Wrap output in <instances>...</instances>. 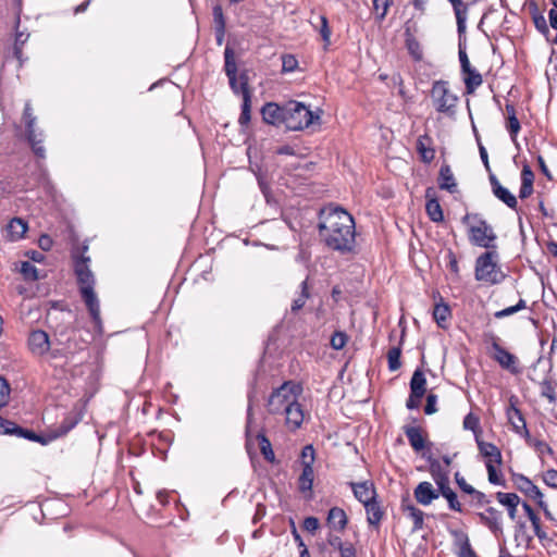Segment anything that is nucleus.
Returning a JSON list of instances; mask_svg holds the SVG:
<instances>
[{
	"label": "nucleus",
	"instance_id": "nucleus-1",
	"mask_svg": "<svg viewBox=\"0 0 557 557\" xmlns=\"http://www.w3.org/2000/svg\"><path fill=\"white\" fill-rule=\"evenodd\" d=\"M317 227L321 242L330 250L341 255L355 251L356 224L344 208L330 205L320 209Z\"/></svg>",
	"mask_w": 557,
	"mask_h": 557
},
{
	"label": "nucleus",
	"instance_id": "nucleus-2",
	"mask_svg": "<svg viewBox=\"0 0 557 557\" xmlns=\"http://www.w3.org/2000/svg\"><path fill=\"white\" fill-rule=\"evenodd\" d=\"M88 244L85 242L81 247L72 250L74 261V273L79 286V294L85 302L95 329L102 333L103 324L100 317V302L95 293V275L89 268L90 258L86 256Z\"/></svg>",
	"mask_w": 557,
	"mask_h": 557
},
{
	"label": "nucleus",
	"instance_id": "nucleus-3",
	"mask_svg": "<svg viewBox=\"0 0 557 557\" xmlns=\"http://www.w3.org/2000/svg\"><path fill=\"white\" fill-rule=\"evenodd\" d=\"M472 219L476 224L469 227V239L472 245L485 248L486 250L496 249V234L491 224L486 220L480 216L478 213H467L462 216L461 222L468 224L469 220Z\"/></svg>",
	"mask_w": 557,
	"mask_h": 557
},
{
	"label": "nucleus",
	"instance_id": "nucleus-4",
	"mask_svg": "<svg viewBox=\"0 0 557 557\" xmlns=\"http://www.w3.org/2000/svg\"><path fill=\"white\" fill-rule=\"evenodd\" d=\"M23 122L25 126L24 138L29 145L33 153L38 159L46 158V149L44 146L45 133L41 128L37 127V117L34 114L30 101H26L23 110Z\"/></svg>",
	"mask_w": 557,
	"mask_h": 557
},
{
	"label": "nucleus",
	"instance_id": "nucleus-5",
	"mask_svg": "<svg viewBox=\"0 0 557 557\" xmlns=\"http://www.w3.org/2000/svg\"><path fill=\"white\" fill-rule=\"evenodd\" d=\"M498 253L496 249L486 250L475 260L474 276L479 282L499 284L505 275L497 264Z\"/></svg>",
	"mask_w": 557,
	"mask_h": 557
},
{
	"label": "nucleus",
	"instance_id": "nucleus-6",
	"mask_svg": "<svg viewBox=\"0 0 557 557\" xmlns=\"http://www.w3.org/2000/svg\"><path fill=\"white\" fill-rule=\"evenodd\" d=\"M320 116L314 114L307 106L298 101L286 103L285 127L289 131H301L309 127Z\"/></svg>",
	"mask_w": 557,
	"mask_h": 557
},
{
	"label": "nucleus",
	"instance_id": "nucleus-7",
	"mask_svg": "<svg viewBox=\"0 0 557 557\" xmlns=\"http://www.w3.org/2000/svg\"><path fill=\"white\" fill-rule=\"evenodd\" d=\"M431 98L438 113H444L448 116L455 115L458 97L450 91L447 81L438 79L433 83Z\"/></svg>",
	"mask_w": 557,
	"mask_h": 557
},
{
	"label": "nucleus",
	"instance_id": "nucleus-8",
	"mask_svg": "<svg viewBox=\"0 0 557 557\" xmlns=\"http://www.w3.org/2000/svg\"><path fill=\"white\" fill-rule=\"evenodd\" d=\"M299 386L290 381L284 382L273 389L268 399V411L272 414L283 413L285 407L297 400L296 394Z\"/></svg>",
	"mask_w": 557,
	"mask_h": 557
},
{
	"label": "nucleus",
	"instance_id": "nucleus-9",
	"mask_svg": "<svg viewBox=\"0 0 557 557\" xmlns=\"http://www.w3.org/2000/svg\"><path fill=\"white\" fill-rule=\"evenodd\" d=\"M0 434L3 435H14L16 437H22L25 440H28L30 442L40 443L41 445L49 444V436L47 435H40L35 433L30 429L22 428L15 422L4 419L0 416Z\"/></svg>",
	"mask_w": 557,
	"mask_h": 557
},
{
	"label": "nucleus",
	"instance_id": "nucleus-10",
	"mask_svg": "<svg viewBox=\"0 0 557 557\" xmlns=\"http://www.w3.org/2000/svg\"><path fill=\"white\" fill-rule=\"evenodd\" d=\"M85 413L84 406L75 404L69 412L64 416L60 424L48 433L49 442L66 435L72 431L83 419Z\"/></svg>",
	"mask_w": 557,
	"mask_h": 557
},
{
	"label": "nucleus",
	"instance_id": "nucleus-11",
	"mask_svg": "<svg viewBox=\"0 0 557 557\" xmlns=\"http://www.w3.org/2000/svg\"><path fill=\"white\" fill-rule=\"evenodd\" d=\"M417 30L418 25L411 20L405 23L404 37L406 49L413 61L420 62L423 59V50L421 44L414 36Z\"/></svg>",
	"mask_w": 557,
	"mask_h": 557
},
{
	"label": "nucleus",
	"instance_id": "nucleus-12",
	"mask_svg": "<svg viewBox=\"0 0 557 557\" xmlns=\"http://www.w3.org/2000/svg\"><path fill=\"white\" fill-rule=\"evenodd\" d=\"M240 91L243 97L242 111L238 117V124L242 128L249 125L251 120V94L249 90L248 75L246 72L240 73Z\"/></svg>",
	"mask_w": 557,
	"mask_h": 557
},
{
	"label": "nucleus",
	"instance_id": "nucleus-13",
	"mask_svg": "<svg viewBox=\"0 0 557 557\" xmlns=\"http://www.w3.org/2000/svg\"><path fill=\"white\" fill-rule=\"evenodd\" d=\"M422 457L428 461L431 476L436 484L437 488L441 490L443 486L449 484V470L443 467L436 458L433 457L430 449L422 453Z\"/></svg>",
	"mask_w": 557,
	"mask_h": 557
},
{
	"label": "nucleus",
	"instance_id": "nucleus-14",
	"mask_svg": "<svg viewBox=\"0 0 557 557\" xmlns=\"http://www.w3.org/2000/svg\"><path fill=\"white\" fill-rule=\"evenodd\" d=\"M480 522L484 524L496 537L503 534V515L494 507H488L483 512H478Z\"/></svg>",
	"mask_w": 557,
	"mask_h": 557
},
{
	"label": "nucleus",
	"instance_id": "nucleus-15",
	"mask_svg": "<svg viewBox=\"0 0 557 557\" xmlns=\"http://www.w3.org/2000/svg\"><path fill=\"white\" fill-rule=\"evenodd\" d=\"M285 110L286 104L280 106L275 102H267L261 108L262 120L264 121V123L270 125L285 126Z\"/></svg>",
	"mask_w": 557,
	"mask_h": 557
},
{
	"label": "nucleus",
	"instance_id": "nucleus-16",
	"mask_svg": "<svg viewBox=\"0 0 557 557\" xmlns=\"http://www.w3.org/2000/svg\"><path fill=\"white\" fill-rule=\"evenodd\" d=\"M493 349L494 359L499 363L502 368L508 370L512 374L520 373V369L518 367V359L513 354L509 352L497 343L493 344Z\"/></svg>",
	"mask_w": 557,
	"mask_h": 557
},
{
	"label": "nucleus",
	"instance_id": "nucleus-17",
	"mask_svg": "<svg viewBox=\"0 0 557 557\" xmlns=\"http://www.w3.org/2000/svg\"><path fill=\"white\" fill-rule=\"evenodd\" d=\"M507 418L512 426V430L524 438H530V432L527 428L525 419L519 408L516 407L512 398L510 399V406L507 408Z\"/></svg>",
	"mask_w": 557,
	"mask_h": 557
},
{
	"label": "nucleus",
	"instance_id": "nucleus-18",
	"mask_svg": "<svg viewBox=\"0 0 557 557\" xmlns=\"http://www.w3.org/2000/svg\"><path fill=\"white\" fill-rule=\"evenodd\" d=\"M512 481L521 493L536 503L544 498L541 490L528 476L516 473L512 476Z\"/></svg>",
	"mask_w": 557,
	"mask_h": 557
},
{
	"label": "nucleus",
	"instance_id": "nucleus-19",
	"mask_svg": "<svg viewBox=\"0 0 557 557\" xmlns=\"http://www.w3.org/2000/svg\"><path fill=\"white\" fill-rule=\"evenodd\" d=\"M425 211L432 222L440 223L444 221V213L441 203L436 197L434 187L425 189Z\"/></svg>",
	"mask_w": 557,
	"mask_h": 557
},
{
	"label": "nucleus",
	"instance_id": "nucleus-20",
	"mask_svg": "<svg viewBox=\"0 0 557 557\" xmlns=\"http://www.w3.org/2000/svg\"><path fill=\"white\" fill-rule=\"evenodd\" d=\"M490 183L494 196L504 202L508 208L517 210L518 201L516 196L510 190L504 187L497 180L495 174H490Z\"/></svg>",
	"mask_w": 557,
	"mask_h": 557
},
{
	"label": "nucleus",
	"instance_id": "nucleus-21",
	"mask_svg": "<svg viewBox=\"0 0 557 557\" xmlns=\"http://www.w3.org/2000/svg\"><path fill=\"white\" fill-rule=\"evenodd\" d=\"M349 486L351 487L356 499L362 505H366L377 497L375 486L371 481L350 482Z\"/></svg>",
	"mask_w": 557,
	"mask_h": 557
},
{
	"label": "nucleus",
	"instance_id": "nucleus-22",
	"mask_svg": "<svg viewBox=\"0 0 557 557\" xmlns=\"http://www.w3.org/2000/svg\"><path fill=\"white\" fill-rule=\"evenodd\" d=\"M28 347L35 355L42 356L50 348L49 335L42 330H34L28 336Z\"/></svg>",
	"mask_w": 557,
	"mask_h": 557
},
{
	"label": "nucleus",
	"instance_id": "nucleus-23",
	"mask_svg": "<svg viewBox=\"0 0 557 557\" xmlns=\"http://www.w3.org/2000/svg\"><path fill=\"white\" fill-rule=\"evenodd\" d=\"M530 15L532 17L535 29L543 35L546 40L549 39L550 30L547 25L546 18L542 11H540L537 3L534 0L528 2Z\"/></svg>",
	"mask_w": 557,
	"mask_h": 557
},
{
	"label": "nucleus",
	"instance_id": "nucleus-24",
	"mask_svg": "<svg viewBox=\"0 0 557 557\" xmlns=\"http://www.w3.org/2000/svg\"><path fill=\"white\" fill-rule=\"evenodd\" d=\"M413 493L417 502L423 506L430 505L434 499H437L441 494L438 488L434 490L432 484L428 481L419 483Z\"/></svg>",
	"mask_w": 557,
	"mask_h": 557
},
{
	"label": "nucleus",
	"instance_id": "nucleus-25",
	"mask_svg": "<svg viewBox=\"0 0 557 557\" xmlns=\"http://www.w3.org/2000/svg\"><path fill=\"white\" fill-rule=\"evenodd\" d=\"M285 423L293 431L300 428L304 421V411L302 406L296 400L285 407Z\"/></svg>",
	"mask_w": 557,
	"mask_h": 557
},
{
	"label": "nucleus",
	"instance_id": "nucleus-26",
	"mask_svg": "<svg viewBox=\"0 0 557 557\" xmlns=\"http://www.w3.org/2000/svg\"><path fill=\"white\" fill-rule=\"evenodd\" d=\"M438 187L443 190H447L450 194H455L458 191V185L451 168L447 163H443L440 168L438 178H437Z\"/></svg>",
	"mask_w": 557,
	"mask_h": 557
},
{
	"label": "nucleus",
	"instance_id": "nucleus-27",
	"mask_svg": "<svg viewBox=\"0 0 557 557\" xmlns=\"http://www.w3.org/2000/svg\"><path fill=\"white\" fill-rule=\"evenodd\" d=\"M475 443L480 454L486 459L485 462L502 465V451L495 444L485 442L482 438L478 440Z\"/></svg>",
	"mask_w": 557,
	"mask_h": 557
},
{
	"label": "nucleus",
	"instance_id": "nucleus-28",
	"mask_svg": "<svg viewBox=\"0 0 557 557\" xmlns=\"http://www.w3.org/2000/svg\"><path fill=\"white\" fill-rule=\"evenodd\" d=\"M447 1L451 4L455 16H456L458 37L465 36L469 7L462 0H447Z\"/></svg>",
	"mask_w": 557,
	"mask_h": 557
},
{
	"label": "nucleus",
	"instance_id": "nucleus-29",
	"mask_svg": "<svg viewBox=\"0 0 557 557\" xmlns=\"http://www.w3.org/2000/svg\"><path fill=\"white\" fill-rule=\"evenodd\" d=\"M258 380H257V373L253 375L252 380L248 384V392H247V419H246V436L249 437L250 435V426L252 422V408L253 404L258 400Z\"/></svg>",
	"mask_w": 557,
	"mask_h": 557
},
{
	"label": "nucleus",
	"instance_id": "nucleus-30",
	"mask_svg": "<svg viewBox=\"0 0 557 557\" xmlns=\"http://www.w3.org/2000/svg\"><path fill=\"white\" fill-rule=\"evenodd\" d=\"M326 523L331 529L343 531L348 523L345 510L336 506L332 507L327 512Z\"/></svg>",
	"mask_w": 557,
	"mask_h": 557
},
{
	"label": "nucleus",
	"instance_id": "nucleus-31",
	"mask_svg": "<svg viewBox=\"0 0 557 557\" xmlns=\"http://www.w3.org/2000/svg\"><path fill=\"white\" fill-rule=\"evenodd\" d=\"M363 506L366 509L368 523L377 528L384 517V510L380 500H377V497H375L373 500L367 503Z\"/></svg>",
	"mask_w": 557,
	"mask_h": 557
},
{
	"label": "nucleus",
	"instance_id": "nucleus-32",
	"mask_svg": "<svg viewBox=\"0 0 557 557\" xmlns=\"http://www.w3.org/2000/svg\"><path fill=\"white\" fill-rule=\"evenodd\" d=\"M496 498L499 504L505 506L511 520H516L517 507L520 504V497L516 493L497 492Z\"/></svg>",
	"mask_w": 557,
	"mask_h": 557
},
{
	"label": "nucleus",
	"instance_id": "nucleus-33",
	"mask_svg": "<svg viewBox=\"0 0 557 557\" xmlns=\"http://www.w3.org/2000/svg\"><path fill=\"white\" fill-rule=\"evenodd\" d=\"M404 433L406 434L413 450L421 451L425 448V440L423 438L419 426L405 425Z\"/></svg>",
	"mask_w": 557,
	"mask_h": 557
},
{
	"label": "nucleus",
	"instance_id": "nucleus-34",
	"mask_svg": "<svg viewBox=\"0 0 557 557\" xmlns=\"http://www.w3.org/2000/svg\"><path fill=\"white\" fill-rule=\"evenodd\" d=\"M461 73L468 95L474 92L475 89L482 85V75L474 67H470L468 71H461Z\"/></svg>",
	"mask_w": 557,
	"mask_h": 557
},
{
	"label": "nucleus",
	"instance_id": "nucleus-35",
	"mask_svg": "<svg viewBox=\"0 0 557 557\" xmlns=\"http://www.w3.org/2000/svg\"><path fill=\"white\" fill-rule=\"evenodd\" d=\"M451 317L450 307L443 301L437 302L433 309V319L436 322L437 326L441 329H447V321Z\"/></svg>",
	"mask_w": 557,
	"mask_h": 557
},
{
	"label": "nucleus",
	"instance_id": "nucleus-36",
	"mask_svg": "<svg viewBox=\"0 0 557 557\" xmlns=\"http://www.w3.org/2000/svg\"><path fill=\"white\" fill-rule=\"evenodd\" d=\"M506 111L508 114V124L507 129L510 135L511 140L516 144L517 147H519V144L517 141L518 133L521 129L520 122L516 115V109L513 104L507 103L506 104Z\"/></svg>",
	"mask_w": 557,
	"mask_h": 557
},
{
	"label": "nucleus",
	"instance_id": "nucleus-37",
	"mask_svg": "<svg viewBox=\"0 0 557 557\" xmlns=\"http://www.w3.org/2000/svg\"><path fill=\"white\" fill-rule=\"evenodd\" d=\"M450 534L459 542L458 557H476L466 533L458 530H451Z\"/></svg>",
	"mask_w": 557,
	"mask_h": 557
},
{
	"label": "nucleus",
	"instance_id": "nucleus-38",
	"mask_svg": "<svg viewBox=\"0 0 557 557\" xmlns=\"http://www.w3.org/2000/svg\"><path fill=\"white\" fill-rule=\"evenodd\" d=\"M314 479V470L313 466L309 462H306L305 467H302V471L298 478V488L301 493L311 492L312 484Z\"/></svg>",
	"mask_w": 557,
	"mask_h": 557
},
{
	"label": "nucleus",
	"instance_id": "nucleus-39",
	"mask_svg": "<svg viewBox=\"0 0 557 557\" xmlns=\"http://www.w3.org/2000/svg\"><path fill=\"white\" fill-rule=\"evenodd\" d=\"M403 511L408 513V517L412 520L413 527L412 532H417L423 529L424 512L412 504H403Z\"/></svg>",
	"mask_w": 557,
	"mask_h": 557
},
{
	"label": "nucleus",
	"instance_id": "nucleus-40",
	"mask_svg": "<svg viewBox=\"0 0 557 557\" xmlns=\"http://www.w3.org/2000/svg\"><path fill=\"white\" fill-rule=\"evenodd\" d=\"M27 230V222L21 218H13L8 224V232L12 240H18L23 238Z\"/></svg>",
	"mask_w": 557,
	"mask_h": 557
},
{
	"label": "nucleus",
	"instance_id": "nucleus-41",
	"mask_svg": "<svg viewBox=\"0 0 557 557\" xmlns=\"http://www.w3.org/2000/svg\"><path fill=\"white\" fill-rule=\"evenodd\" d=\"M425 141L430 143L431 138L428 135L420 136L417 139V151L420 154L421 160L424 163H431L435 158V150L431 147H426Z\"/></svg>",
	"mask_w": 557,
	"mask_h": 557
},
{
	"label": "nucleus",
	"instance_id": "nucleus-42",
	"mask_svg": "<svg viewBox=\"0 0 557 557\" xmlns=\"http://www.w3.org/2000/svg\"><path fill=\"white\" fill-rule=\"evenodd\" d=\"M410 391L413 392L414 396L417 394L425 395L426 392V379L424 376L423 371L420 368H417L410 380Z\"/></svg>",
	"mask_w": 557,
	"mask_h": 557
},
{
	"label": "nucleus",
	"instance_id": "nucleus-43",
	"mask_svg": "<svg viewBox=\"0 0 557 557\" xmlns=\"http://www.w3.org/2000/svg\"><path fill=\"white\" fill-rule=\"evenodd\" d=\"M308 281H309V276H307L300 284V293L299 295L297 296V298L294 299L293 304H292V307H290V311L293 313H296L298 312L300 309L304 308L306 301L309 299L310 297V293H309V285H308Z\"/></svg>",
	"mask_w": 557,
	"mask_h": 557
},
{
	"label": "nucleus",
	"instance_id": "nucleus-44",
	"mask_svg": "<svg viewBox=\"0 0 557 557\" xmlns=\"http://www.w3.org/2000/svg\"><path fill=\"white\" fill-rule=\"evenodd\" d=\"M462 425L465 430L471 431L473 433L475 442L481 438L482 429L480 425V419L476 414L469 412L463 418Z\"/></svg>",
	"mask_w": 557,
	"mask_h": 557
},
{
	"label": "nucleus",
	"instance_id": "nucleus-45",
	"mask_svg": "<svg viewBox=\"0 0 557 557\" xmlns=\"http://www.w3.org/2000/svg\"><path fill=\"white\" fill-rule=\"evenodd\" d=\"M442 495L448 503V508L450 510L462 512V506L460 502L458 500V496L454 490L450 488L449 484L446 486H443L441 490H438Z\"/></svg>",
	"mask_w": 557,
	"mask_h": 557
},
{
	"label": "nucleus",
	"instance_id": "nucleus-46",
	"mask_svg": "<svg viewBox=\"0 0 557 557\" xmlns=\"http://www.w3.org/2000/svg\"><path fill=\"white\" fill-rule=\"evenodd\" d=\"M515 541L518 545L529 547L533 541V536L528 532L527 524L523 521H518L515 528Z\"/></svg>",
	"mask_w": 557,
	"mask_h": 557
},
{
	"label": "nucleus",
	"instance_id": "nucleus-47",
	"mask_svg": "<svg viewBox=\"0 0 557 557\" xmlns=\"http://www.w3.org/2000/svg\"><path fill=\"white\" fill-rule=\"evenodd\" d=\"M224 71L227 77L237 75L235 52L230 45H227L224 50Z\"/></svg>",
	"mask_w": 557,
	"mask_h": 557
},
{
	"label": "nucleus",
	"instance_id": "nucleus-48",
	"mask_svg": "<svg viewBox=\"0 0 557 557\" xmlns=\"http://www.w3.org/2000/svg\"><path fill=\"white\" fill-rule=\"evenodd\" d=\"M257 440L259 441L260 450H261L263 458L267 461L273 463L275 461V455L272 449L270 440L262 432L257 434Z\"/></svg>",
	"mask_w": 557,
	"mask_h": 557
},
{
	"label": "nucleus",
	"instance_id": "nucleus-49",
	"mask_svg": "<svg viewBox=\"0 0 557 557\" xmlns=\"http://www.w3.org/2000/svg\"><path fill=\"white\" fill-rule=\"evenodd\" d=\"M401 342L398 346L392 347L387 352V368L391 372L397 371L401 367Z\"/></svg>",
	"mask_w": 557,
	"mask_h": 557
},
{
	"label": "nucleus",
	"instance_id": "nucleus-50",
	"mask_svg": "<svg viewBox=\"0 0 557 557\" xmlns=\"http://www.w3.org/2000/svg\"><path fill=\"white\" fill-rule=\"evenodd\" d=\"M154 456L160 459H166L168 451L171 447V440L164 434H160L158 442L153 444Z\"/></svg>",
	"mask_w": 557,
	"mask_h": 557
},
{
	"label": "nucleus",
	"instance_id": "nucleus-51",
	"mask_svg": "<svg viewBox=\"0 0 557 557\" xmlns=\"http://www.w3.org/2000/svg\"><path fill=\"white\" fill-rule=\"evenodd\" d=\"M373 9L375 11V18L382 22L388 12V9L393 5V0H372Z\"/></svg>",
	"mask_w": 557,
	"mask_h": 557
},
{
	"label": "nucleus",
	"instance_id": "nucleus-52",
	"mask_svg": "<svg viewBox=\"0 0 557 557\" xmlns=\"http://www.w3.org/2000/svg\"><path fill=\"white\" fill-rule=\"evenodd\" d=\"M485 467L487 471L488 482L491 484L499 486L506 485V481L503 478V474L496 470L495 465H492L491 462H485Z\"/></svg>",
	"mask_w": 557,
	"mask_h": 557
},
{
	"label": "nucleus",
	"instance_id": "nucleus-53",
	"mask_svg": "<svg viewBox=\"0 0 557 557\" xmlns=\"http://www.w3.org/2000/svg\"><path fill=\"white\" fill-rule=\"evenodd\" d=\"M213 28H226V20L220 3L212 7Z\"/></svg>",
	"mask_w": 557,
	"mask_h": 557
},
{
	"label": "nucleus",
	"instance_id": "nucleus-54",
	"mask_svg": "<svg viewBox=\"0 0 557 557\" xmlns=\"http://www.w3.org/2000/svg\"><path fill=\"white\" fill-rule=\"evenodd\" d=\"M20 271L26 281H37L38 280V270L29 261H23L21 263Z\"/></svg>",
	"mask_w": 557,
	"mask_h": 557
},
{
	"label": "nucleus",
	"instance_id": "nucleus-55",
	"mask_svg": "<svg viewBox=\"0 0 557 557\" xmlns=\"http://www.w3.org/2000/svg\"><path fill=\"white\" fill-rule=\"evenodd\" d=\"M298 67V60L294 54L282 55V73H293Z\"/></svg>",
	"mask_w": 557,
	"mask_h": 557
},
{
	"label": "nucleus",
	"instance_id": "nucleus-56",
	"mask_svg": "<svg viewBox=\"0 0 557 557\" xmlns=\"http://www.w3.org/2000/svg\"><path fill=\"white\" fill-rule=\"evenodd\" d=\"M527 307V302L524 299H519V301L515 305V306H510V307H507L503 310H499V311H496L495 312V318L497 319H502V318H505V317H509L513 313H517L518 311L524 309Z\"/></svg>",
	"mask_w": 557,
	"mask_h": 557
},
{
	"label": "nucleus",
	"instance_id": "nucleus-57",
	"mask_svg": "<svg viewBox=\"0 0 557 557\" xmlns=\"http://www.w3.org/2000/svg\"><path fill=\"white\" fill-rule=\"evenodd\" d=\"M348 336L343 331H335L331 337V347L335 350H341L347 344Z\"/></svg>",
	"mask_w": 557,
	"mask_h": 557
},
{
	"label": "nucleus",
	"instance_id": "nucleus-58",
	"mask_svg": "<svg viewBox=\"0 0 557 557\" xmlns=\"http://www.w3.org/2000/svg\"><path fill=\"white\" fill-rule=\"evenodd\" d=\"M541 395L548 399L550 404L556 403V393L553 382L550 380H544L541 383Z\"/></svg>",
	"mask_w": 557,
	"mask_h": 557
},
{
	"label": "nucleus",
	"instance_id": "nucleus-59",
	"mask_svg": "<svg viewBox=\"0 0 557 557\" xmlns=\"http://www.w3.org/2000/svg\"><path fill=\"white\" fill-rule=\"evenodd\" d=\"M20 23L21 18L20 15H17L15 21V38L13 45L24 47V45L27 42L29 38V33H27L26 30H20Z\"/></svg>",
	"mask_w": 557,
	"mask_h": 557
},
{
	"label": "nucleus",
	"instance_id": "nucleus-60",
	"mask_svg": "<svg viewBox=\"0 0 557 557\" xmlns=\"http://www.w3.org/2000/svg\"><path fill=\"white\" fill-rule=\"evenodd\" d=\"M10 384L8 381L0 376V408L8 405L10 399Z\"/></svg>",
	"mask_w": 557,
	"mask_h": 557
},
{
	"label": "nucleus",
	"instance_id": "nucleus-61",
	"mask_svg": "<svg viewBox=\"0 0 557 557\" xmlns=\"http://www.w3.org/2000/svg\"><path fill=\"white\" fill-rule=\"evenodd\" d=\"M319 20H320L319 33H320L325 46H327V45H330V38H331V29L329 27V21H327L326 16H324V15H320Z\"/></svg>",
	"mask_w": 557,
	"mask_h": 557
},
{
	"label": "nucleus",
	"instance_id": "nucleus-62",
	"mask_svg": "<svg viewBox=\"0 0 557 557\" xmlns=\"http://www.w3.org/2000/svg\"><path fill=\"white\" fill-rule=\"evenodd\" d=\"M446 259H447V267L450 270V272L458 277L459 276V265H458V259L455 255V252L451 249H448L446 252Z\"/></svg>",
	"mask_w": 557,
	"mask_h": 557
},
{
	"label": "nucleus",
	"instance_id": "nucleus-63",
	"mask_svg": "<svg viewBox=\"0 0 557 557\" xmlns=\"http://www.w3.org/2000/svg\"><path fill=\"white\" fill-rule=\"evenodd\" d=\"M437 395L430 393L426 396V404L424 406V413L430 416L437 412Z\"/></svg>",
	"mask_w": 557,
	"mask_h": 557
},
{
	"label": "nucleus",
	"instance_id": "nucleus-64",
	"mask_svg": "<svg viewBox=\"0 0 557 557\" xmlns=\"http://www.w3.org/2000/svg\"><path fill=\"white\" fill-rule=\"evenodd\" d=\"M543 481L549 487L557 488V470L549 469L543 474Z\"/></svg>",
	"mask_w": 557,
	"mask_h": 557
}]
</instances>
